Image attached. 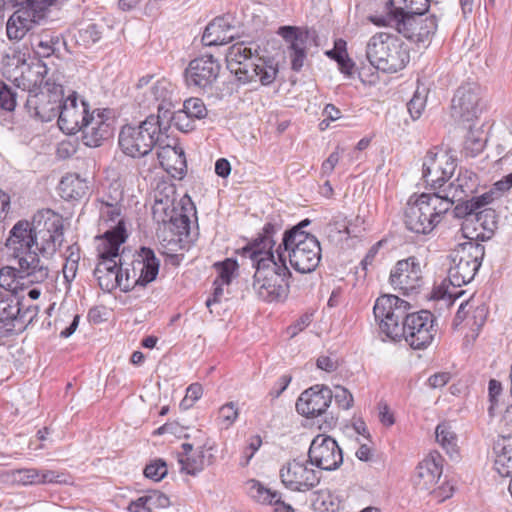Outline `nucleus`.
Segmentation results:
<instances>
[{
    "mask_svg": "<svg viewBox=\"0 0 512 512\" xmlns=\"http://www.w3.org/2000/svg\"><path fill=\"white\" fill-rule=\"evenodd\" d=\"M183 207H180L179 212L175 217L168 223L171 225V230L178 236H188L190 229V219L184 214Z\"/></svg>",
    "mask_w": 512,
    "mask_h": 512,
    "instance_id": "obj_52",
    "label": "nucleus"
},
{
    "mask_svg": "<svg viewBox=\"0 0 512 512\" xmlns=\"http://www.w3.org/2000/svg\"><path fill=\"white\" fill-rule=\"evenodd\" d=\"M370 20L377 26H390L395 28L407 39L427 46L435 34L438 24L435 15H375Z\"/></svg>",
    "mask_w": 512,
    "mask_h": 512,
    "instance_id": "obj_9",
    "label": "nucleus"
},
{
    "mask_svg": "<svg viewBox=\"0 0 512 512\" xmlns=\"http://www.w3.org/2000/svg\"><path fill=\"white\" fill-rule=\"evenodd\" d=\"M47 73L44 62L37 58L28 61L21 52L13 51L3 58V74L23 92L29 93L43 87Z\"/></svg>",
    "mask_w": 512,
    "mask_h": 512,
    "instance_id": "obj_8",
    "label": "nucleus"
},
{
    "mask_svg": "<svg viewBox=\"0 0 512 512\" xmlns=\"http://www.w3.org/2000/svg\"><path fill=\"white\" fill-rule=\"evenodd\" d=\"M179 210L180 208L176 207L168 197L165 200L156 199L153 206V217L159 223L168 224Z\"/></svg>",
    "mask_w": 512,
    "mask_h": 512,
    "instance_id": "obj_44",
    "label": "nucleus"
},
{
    "mask_svg": "<svg viewBox=\"0 0 512 512\" xmlns=\"http://www.w3.org/2000/svg\"><path fill=\"white\" fill-rule=\"evenodd\" d=\"M55 5V0H26L7 21L8 38L11 40L22 39L33 24L40 23L49 16Z\"/></svg>",
    "mask_w": 512,
    "mask_h": 512,
    "instance_id": "obj_13",
    "label": "nucleus"
},
{
    "mask_svg": "<svg viewBox=\"0 0 512 512\" xmlns=\"http://www.w3.org/2000/svg\"><path fill=\"white\" fill-rule=\"evenodd\" d=\"M64 240L63 219L51 209L37 211L32 222L18 221L10 230L6 246L15 258L38 251L53 256Z\"/></svg>",
    "mask_w": 512,
    "mask_h": 512,
    "instance_id": "obj_4",
    "label": "nucleus"
},
{
    "mask_svg": "<svg viewBox=\"0 0 512 512\" xmlns=\"http://www.w3.org/2000/svg\"><path fill=\"white\" fill-rule=\"evenodd\" d=\"M472 313L471 319H472V326H475L477 328H480L484 325L487 315H488V309L484 304H479L475 306V301L472 304V309L470 311Z\"/></svg>",
    "mask_w": 512,
    "mask_h": 512,
    "instance_id": "obj_60",
    "label": "nucleus"
},
{
    "mask_svg": "<svg viewBox=\"0 0 512 512\" xmlns=\"http://www.w3.org/2000/svg\"><path fill=\"white\" fill-rule=\"evenodd\" d=\"M449 211V202L443 201L436 192L411 196L404 213L408 230L418 234L430 233Z\"/></svg>",
    "mask_w": 512,
    "mask_h": 512,
    "instance_id": "obj_7",
    "label": "nucleus"
},
{
    "mask_svg": "<svg viewBox=\"0 0 512 512\" xmlns=\"http://www.w3.org/2000/svg\"><path fill=\"white\" fill-rule=\"evenodd\" d=\"M366 56L372 66L385 73H396L404 69L410 60L406 44L397 36L384 32L369 39Z\"/></svg>",
    "mask_w": 512,
    "mask_h": 512,
    "instance_id": "obj_6",
    "label": "nucleus"
},
{
    "mask_svg": "<svg viewBox=\"0 0 512 512\" xmlns=\"http://www.w3.org/2000/svg\"><path fill=\"white\" fill-rule=\"evenodd\" d=\"M316 504L321 512H340L343 508L342 498L328 490L319 492Z\"/></svg>",
    "mask_w": 512,
    "mask_h": 512,
    "instance_id": "obj_47",
    "label": "nucleus"
},
{
    "mask_svg": "<svg viewBox=\"0 0 512 512\" xmlns=\"http://www.w3.org/2000/svg\"><path fill=\"white\" fill-rule=\"evenodd\" d=\"M333 397L335 398L337 404L345 410L350 409L353 405L352 394L342 386L335 387Z\"/></svg>",
    "mask_w": 512,
    "mask_h": 512,
    "instance_id": "obj_58",
    "label": "nucleus"
},
{
    "mask_svg": "<svg viewBox=\"0 0 512 512\" xmlns=\"http://www.w3.org/2000/svg\"><path fill=\"white\" fill-rule=\"evenodd\" d=\"M473 302H474V298L471 297L468 300H465L460 304V306L457 310V313L455 315V318H454L455 326L460 325L465 319H467L468 314L470 313V311L472 309Z\"/></svg>",
    "mask_w": 512,
    "mask_h": 512,
    "instance_id": "obj_63",
    "label": "nucleus"
},
{
    "mask_svg": "<svg viewBox=\"0 0 512 512\" xmlns=\"http://www.w3.org/2000/svg\"><path fill=\"white\" fill-rule=\"evenodd\" d=\"M25 282L20 279L18 268L5 266L0 269V286L5 290L16 293Z\"/></svg>",
    "mask_w": 512,
    "mask_h": 512,
    "instance_id": "obj_46",
    "label": "nucleus"
},
{
    "mask_svg": "<svg viewBox=\"0 0 512 512\" xmlns=\"http://www.w3.org/2000/svg\"><path fill=\"white\" fill-rule=\"evenodd\" d=\"M494 468L502 477L512 478V436L502 437L495 445Z\"/></svg>",
    "mask_w": 512,
    "mask_h": 512,
    "instance_id": "obj_35",
    "label": "nucleus"
},
{
    "mask_svg": "<svg viewBox=\"0 0 512 512\" xmlns=\"http://www.w3.org/2000/svg\"><path fill=\"white\" fill-rule=\"evenodd\" d=\"M425 98L419 93H415L412 99L407 104V109L413 120L418 119L425 107Z\"/></svg>",
    "mask_w": 512,
    "mask_h": 512,
    "instance_id": "obj_59",
    "label": "nucleus"
},
{
    "mask_svg": "<svg viewBox=\"0 0 512 512\" xmlns=\"http://www.w3.org/2000/svg\"><path fill=\"white\" fill-rule=\"evenodd\" d=\"M136 89L140 105L157 108L158 115L155 118L168 117L178 101L176 87L166 78L154 79L153 75H145L138 80Z\"/></svg>",
    "mask_w": 512,
    "mask_h": 512,
    "instance_id": "obj_11",
    "label": "nucleus"
},
{
    "mask_svg": "<svg viewBox=\"0 0 512 512\" xmlns=\"http://www.w3.org/2000/svg\"><path fill=\"white\" fill-rule=\"evenodd\" d=\"M279 477L284 487L293 492H307L320 482V473L311 468L308 461L297 459L285 463Z\"/></svg>",
    "mask_w": 512,
    "mask_h": 512,
    "instance_id": "obj_17",
    "label": "nucleus"
},
{
    "mask_svg": "<svg viewBox=\"0 0 512 512\" xmlns=\"http://www.w3.org/2000/svg\"><path fill=\"white\" fill-rule=\"evenodd\" d=\"M478 186V177L468 170H460L458 176L448 181L444 187H439L436 193L443 201L449 202V209L456 201H463L473 195Z\"/></svg>",
    "mask_w": 512,
    "mask_h": 512,
    "instance_id": "obj_26",
    "label": "nucleus"
},
{
    "mask_svg": "<svg viewBox=\"0 0 512 512\" xmlns=\"http://www.w3.org/2000/svg\"><path fill=\"white\" fill-rule=\"evenodd\" d=\"M157 157L161 167L173 177L181 178L187 169L184 151L179 146L166 145L159 148Z\"/></svg>",
    "mask_w": 512,
    "mask_h": 512,
    "instance_id": "obj_32",
    "label": "nucleus"
},
{
    "mask_svg": "<svg viewBox=\"0 0 512 512\" xmlns=\"http://www.w3.org/2000/svg\"><path fill=\"white\" fill-rule=\"evenodd\" d=\"M493 201V193L485 192L480 196H473L471 199H464L463 201H457L458 204L453 210V214L456 218L464 219L462 230L467 238L473 239L480 236L484 237L483 232L476 233L475 236L467 235L469 226L474 224V219L477 217L479 209L485 207Z\"/></svg>",
    "mask_w": 512,
    "mask_h": 512,
    "instance_id": "obj_30",
    "label": "nucleus"
},
{
    "mask_svg": "<svg viewBox=\"0 0 512 512\" xmlns=\"http://www.w3.org/2000/svg\"><path fill=\"white\" fill-rule=\"evenodd\" d=\"M309 462L319 469L332 471L343 462L342 450L330 436L317 435L308 451Z\"/></svg>",
    "mask_w": 512,
    "mask_h": 512,
    "instance_id": "obj_19",
    "label": "nucleus"
},
{
    "mask_svg": "<svg viewBox=\"0 0 512 512\" xmlns=\"http://www.w3.org/2000/svg\"><path fill=\"white\" fill-rule=\"evenodd\" d=\"M444 459L437 451L430 452L418 463L414 473V486L421 496H427L439 484L443 473Z\"/></svg>",
    "mask_w": 512,
    "mask_h": 512,
    "instance_id": "obj_21",
    "label": "nucleus"
},
{
    "mask_svg": "<svg viewBox=\"0 0 512 512\" xmlns=\"http://www.w3.org/2000/svg\"><path fill=\"white\" fill-rule=\"evenodd\" d=\"M52 256L38 255L37 251L19 255L18 272L20 279L28 284H41L45 282L50 274L49 259Z\"/></svg>",
    "mask_w": 512,
    "mask_h": 512,
    "instance_id": "obj_29",
    "label": "nucleus"
},
{
    "mask_svg": "<svg viewBox=\"0 0 512 512\" xmlns=\"http://www.w3.org/2000/svg\"><path fill=\"white\" fill-rule=\"evenodd\" d=\"M310 224L309 219H304L283 234L282 243L277 248L282 249L286 259L299 273L313 272L321 260V247L317 238L304 231Z\"/></svg>",
    "mask_w": 512,
    "mask_h": 512,
    "instance_id": "obj_5",
    "label": "nucleus"
},
{
    "mask_svg": "<svg viewBox=\"0 0 512 512\" xmlns=\"http://www.w3.org/2000/svg\"><path fill=\"white\" fill-rule=\"evenodd\" d=\"M107 250L104 253L102 245H97L99 261L94 269V276L103 291L111 292L120 288L128 292L136 286H146L156 279L160 260L152 249L142 247L130 263L122 261L119 250L114 251L113 247Z\"/></svg>",
    "mask_w": 512,
    "mask_h": 512,
    "instance_id": "obj_3",
    "label": "nucleus"
},
{
    "mask_svg": "<svg viewBox=\"0 0 512 512\" xmlns=\"http://www.w3.org/2000/svg\"><path fill=\"white\" fill-rule=\"evenodd\" d=\"M389 281L394 290L404 295L418 293L423 284L419 261L415 257L398 261L391 270Z\"/></svg>",
    "mask_w": 512,
    "mask_h": 512,
    "instance_id": "obj_18",
    "label": "nucleus"
},
{
    "mask_svg": "<svg viewBox=\"0 0 512 512\" xmlns=\"http://www.w3.org/2000/svg\"><path fill=\"white\" fill-rule=\"evenodd\" d=\"M167 474V467L164 462L158 461L147 465L144 469V475L154 481H160Z\"/></svg>",
    "mask_w": 512,
    "mask_h": 512,
    "instance_id": "obj_56",
    "label": "nucleus"
},
{
    "mask_svg": "<svg viewBox=\"0 0 512 512\" xmlns=\"http://www.w3.org/2000/svg\"><path fill=\"white\" fill-rule=\"evenodd\" d=\"M246 491L252 499L262 504H269L273 498L278 497V491H272L255 479L246 482Z\"/></svg>",
    "mask_w": 512,
    "mask_h": 512,
    "instance_id": "obj_45",
    "label": "nucleus"
},
{
    "mask_svg": "<svg viewBox=\"0 0 512 512\" xmlns=\"http://www.w3.org/2000/svg\"><path fill=\"white\" fill-rule=\"evenodd\" d=\"M281 230L277 223H266L262 232L244 248V254L255 268L252 289L265 302L284 301L289 293L291 272L281 247L273 250L274 236Z\"/></svg>",
    "mask_w": 512,
    "mask_h": 512,
    "instance_id": "obj_1",
    "label": "nucleus"
},
{
    "mask_svg": "<svg viewBox=\"0 0 512 512\" xmlns=\"http://www.w3.org/2000/svg\"><path fill=\"white\" fill-rule=\"evenodd\" d=\"M340 159V148L337 147L334 152H332L329 157L322 163L321 173L322 175L328 176L330 175L336 165L338 164Z\"/></svg>",
    "mask_w": 512,
    "mask_h": 512,
    "instance_id": "obj_62",
    "label": "nucleus"
},
{
    "mask_svg": "<svg viewBox=\"0 0 512 512\" xmlns=\"http://www.w3.org/2000/svg\"><path fill=\"white\" fill-rule=\"evenodd\" d=\"M206 444L202 443L197 446L196 451L186 457L179 458L181 471L189 475H196L201 472L205 467L204 448Z\"/></svg>",
    "mask_w": 512,
    "mask_h": 512,
    "instance_id": "obj_41",
    "label": "nucleus"
},
{
    "mask_svg": "<svg viewBox=\"0 0 512 512\" xmlns=\"http://www.w3.org/2000/svg\"><path fill=\"white\" fill-rule=\"evenodd\" d=\"M317 368L326 372H334L338 368V361L330 356L321 355L316 361Z\"/></svg>",
    "mask_w": 512,
    "mask_h": 512,
    "instance_id": "obj_64",
    "label": "nucleus"
},
{
    "mask_svg": "<svg viewBox=\"0 0 512 512\" xmlns=\"http://www.w3.org/2000/svg\"><path fill=\"white\" fill-rule=\"evenodd\" d=\"M436 441L446 451L448 455L453 457L458 454L457 435L452 430L449 423L443 422L437 425L436 430Z\"/></svg>",
    "mask_w": 512,
    "mask_h": 512,
    "instance_id": "obj_40",
    "label": "nucleus"
},
{
    "mask_svg": "<svg viewBox=\"0 0 512 512\" xmlns=\"http://www.w3.org/2000/svg\"><path fill=\"white\" fill-rule=\"evenodd\" d=\"M220 65L212 56H202L190 61L185 70V80L189 87L210 89L216 82Z\"/></svg>",
    "mask_w": 512,
    "mask_h": 512,
    "instance_id": "obj_24",
    "label": "nucleus"
},
{
    "mask_svg": "<svg viewBox=\"0 0 512 512\" xmlns=\"http://www.w3.org/2000/svg\"><path fill=\"white\" fill-rule=\"evenodd\" d=\"M183 109L190 115L194 120L203 119L207 115V109L202 99L190 98L183 103Z\"/></svg>",
    "mask_w": 512,
    "mask_h": 512,
    "instance_id": "obj_50",
    "label": "nucleus"
},
{
    "mask_svg": "<svg viewBox=\"0 0 512 512\" xmlns=\"http://www.w3.org/2000/svg\"><path fill=\"white\" fill-rule=\"evenodd\" d=\"M231 72L243 83L259 81L262 85H269L275 80L278 70L255 52L249 60L242 62Z\"/></svg>",
    "mask_w": 512,
    "mask_h": 512,
    "instance_id": "obj_25",
    "label": "nucleus"
},
{
    "mask_svg": "<svg viewBox=\"0 0 512 512\" xmlns=\"http://www.w3.org/2000/svg\"><path fill=\"white\" fill-rule=\"evenodd\" d=\"M104 26L95 23H89L80 28L75 34L76 43L79 46L88 48L97 43L103 35Z\"/></svg>",
    "mask_w": 512,
    "mask_h": 512,
    "instance_id": "obj_43",
    "label": "nucleus"
},
{
    "mask_svg": "<svg viewBox=\"0 0 512 512\" xmlns=\"http://www.w3.org/2000/svg\"><path fill=\"white\" fill-rule=\"evenodd\" d=\"M258 49V45L252 42H239L233 44L228 48L226 53L228 68L230 70L237 68V66H240L242 62L249 60L250 56H252L255 52H258Z\"/></svg>",
    "mask_w": 512,
    "mask_h": 512,
    "instance_id": "obj_38",
    "label": "nucleus"
},
{
    "mask_svg": "<svg viewBox=\"0 0 512 512\" xmlns=\"http://www.w3.org/2000/svg\"><path fill=\"white\" fill-rule=\"evenodd\" d=\"M410 304L395 295H382L374 305L373 313L381 333L393 341L404 339L413 349L429 346L435 335V317L427 311L409 313Z\"/></svg>",
    "mask_w": 512,
    "mask_h": 512,
    "instance_id": "obj_2",
    "label": "nucleus"
},
{
    "mask_svg": "<svg viewBox=\"0 0 512 512\" xmlns=\"http://www.w3.org/2000/svg\"><path fill=\"white\" fill-rule=\"evenodd\" d=\"M476 215L477 217L474 219V223L476 224L474 231L476 232L478 228H481L484 231L492 233L496 227L495 211L483 207L478 210Z\"/></svg>",
    "mask_w": 512,
    "mask_h": 512,
    "instance_id": "obj_49",
    "label": "nucleus"
},
{
    "mask_svg": "<svg viewBox=\"0 0 512 512\" xmlns=\"http://www.w3.org/2000/svg\"><path fill=\"white\" fill-rule=\"evenodd\" d=\"M100 226L105 229L98 245H102L104 253L107 249L119 250L121 244L127 239V232L124 219L121 215V206L114 202L101 201L99 206Z\"/></svg>",
    "mask_w": 512,
    "mask_h": 512,
    "instance_id": "obj_15",
    "label": "nucleus"
},
{
    "mask_svg": "<svg viewBox=\"0 0 512 512\" xmlns=\"http://www.w3.org/2000/svg\"><path fill=\"white\" fill-rule=\"evenodd\" d=\"M215 266L219 274L217 279H219L222 284L229 285L234 272L238 268L236 260L228 258L221 263L215 264Z\"/></svg>",
    "mask_w": 512,
    "mask_h": 512,
    "instance_id": "obj_51",
    "label": "nucleus"
},
{
    "mask_svg": "<svg viewBox=\"0 0 512 512\" xmlns=\"http://www.w3.org/2000/svg\"><path fill=\"white\" fill-rule=\"evenodd\" d=\"M281 35L289 45V57L294 71H300L304 65L307 51L316 45V32L314 30H302L297 27L283 26L279 28Z\"/></svg>",
    "mask_w": 512,
    "mask_h": 512,
    "instance_id": "obj_20",
    "label": "nucleus"
},
{
    "mask_svg": "<svg viewBox=\"0 0 512 512\" xmlns=\"http://www.w3.org/2000/svg\"><path fill=\"white\" fill-rule=\"evenodd\" d=\"M238 416L239 410L234 402H228L219 409V419L224 428H229L236 421Z\"/></svg>",
    "mask_w": 512,
    "mask_h": 512,
    "instance_id": "obj_53",
    "label": "nucleus"
},
{
    "mask_svg": "<svg viewBox=\"0 0 512 512\" xmlns=\"http://www.w3.org/2000/svg\"><path fill=\"white\" fill-rule=\"evenodd\" d=\"M107 110H94L83 124V142L88 147H98L104 140L112 135V128L109 122Z\"/></svg>",
    "mask_w": 512,
    "mask_h": 512,
    "instance_id": "obj_28",
    "label": "nucleus"
},
{
    "mask_svg": "<svg viewBox=\"0 0 512 512\" xmlns=\"http://www.w3.org/2000/svg\"><path fill=\"white\" fill-rule=\"evenodd\" d=\"M17 93L8 85L0 86V107L6 111H13L17 105Z\"/></svg>",
    "mask_w": 512,
    "mask_h": 512,
    "instance_id": "obj_54",
    "label": "nucleus"
},
{
    "mask_svg": "<svg viewBox=\"0 0 512 512\" xmlns=\"http://www.w3.org/2000/svg\"><path fill=\"white\" fill-rule=\"evenodd\" d=\"M332 398L333 393L328 387L315 385L301 393L296 402V410L306 417H316L327 410Z\"/></svg>",
    "mask_w": 512,
    "mask_h": 512,
    "instance_id": "obj_27",
    "label": "nucleus"
},
{
    "mask_svg": "<svg viewBox=\"0 0 512 512\" xmlns=\"http://www.w3.org/2000/svg\"><path fill=\"white\" fill-rule=\"evenodd\" d=\"M159 135L158 121L155 116L151 115L137 126H123L119 133L118 143L125 155L132 158H141L152 151Z\"/></svg>",
    "mask_w": 512,
    "mask_h": 512,
    "instance_id": "obj_12",
    "label": "nucleus"
},
{
    "mask_svg": "<svg viewBox=\"0 0 512 512\" xmlns=\"http://www.w3.org/2000/svg\"><path fill=\"white\" fill-rule=\"evenodd\" d=\"M456 169V162L452 155L443 150H430L427 152L423 165L422 176L425 183L439 191V187L450 180Z\"/></svg>",
    "mask_w": 512,
    "mask_h": 512,
    "instance_id": "obj_16",
    "label": "nucleus"
},
{
    "mask_svg": "<svg viewBox=\"0 0 512 512\" xmlns=\"http://www.w3.org/2000/svg\"><path fill=\"white\" fill-rule=\"evenodd\" d=\"M158 127L161 129L162 125L172 124L182 132H189L194 129V119L186 113L185 109L178 111L170 110L169 116L166 118H156Z\"/></svg>",
    "mask_w": 512,
    "mask_h": 512,
    "instance_id": "obj_42",
    "label": "nucleus"
},
{
    "mask_svg": "<svg viewBox=\"0 0 512 512\" xmlns=\"http://www.w3.org/2000/svg\"><path fill=\"white\" fill-rule=\"evenodd\" d=\"M90 115L88 104L79 100L73 92L66 99L62 98L58 112L59 128L66 134H75L81 130Z\"/></svg>",
    "mask_w": 512,
    "mask_h": 512,
    "instance_id": "obj_22",
    "label": "nucleus"
},
{
    "mask_svg": "<svg viewBox=\"0 0 512 512\" xmlns=\"http://www.w3.org/2000/svg\"><path fill=\"white\" fill-rule=\"evenodd\" d=\"M485 255L482 244L467 241L459 244L448 256V279L452 286L461 287L471 282L479 270Z\"/></svg>",
    "mask_w": 512,
    "mask_h": 512,
    "instance_id": "obj_10",
    "label": "nucleus"
},
{
    "mask_svg": "<svg viewBox=\"0 0 512 512\" xmlns=\"http://www.w3.org/2000/svg\"><path fill=\"white\" fill-rule=\"evenodd\" d=\"M342 46H345V42L339 41L335 43V49L327 52V55L335 59L339 65V69L346 75H351L354 69V63L348 58L347 53Z\"/></svg>",
    "mask_w": 512,
    "mask_h": 512,
    "instance_id": "obj_48",
    "label": "nucleus"
},
{
    "mask_svg": "<svg viewBox=\"0 0 512 512\" xmlns=\"http://www.w3.org/2000/svg\"><path fill=\"white\" fill-rule=\"evenodd\" d=\"M235 37V27L231 25L228 18L217 17L211 21L202 36V43L205 46L224 45Z\"/></svg>",
    "mask_w": 512,
    "mask_h": 512,
    "instance_id": "obj_31",
    "label": "nucleus"
},
{
    "mask_svg": "<svg viewBox=\"0 0 512 512\" xmlns=\"http://www.w3.org/2000/svg\"><path fill=\"white\" fill-rule=\"evenodd\" d=\"M60 196L65 200H78L85 197L89 187L87 181L77 174L64 176L58 186Z\"/></svg>",
    "mask_w": 512,
    "mask_h": 512,
    "instance_id": "obj_36",
    "label": "nucleus"
},
{
    "mask_svg": "<svg viewBox=\"0 0 512 512\" xmlns=\"http://www.w3.org/2000/svg\"><path fill=\"white\" fill-rule=\"evenodd\" d=\"M63 97L62 85L47 79L43 87L27 93L25 108L32 117L49 122L58 115Z\"/></svg>",
    "mask_w": 512,
    "mask_h": 512,
    "instance_id": "obj_14",
    "label": "nucleus"
},
{
    "mask_svg": "<svg viewBox=\"0 0 512 512\" xmlns=\"http://www.w3.org/2000/svg\"><path fill=\"white\" fill-rule=\"evenodd\" d=\"M453 494V488L448 483H442L441 485H436L434 487V491H431V496L438 503L445 501L450 498Z\"/></svg>",
    "mask_w": 512,
    "mask_h": 512,
    "instance_id": "obj_61",
    "label": "nucleus"
},
{
    "mask_svg": "<svg viewBox=\"0 0 512 512\" xmlns=\"http://www.w3.org/2000/svg\"><path fill=\"white\" fill-rule=\"evenodd\" d=\"M502 395V385L499 381L491 379L488 385V397L490 405L488 407V413L491 417L495 415V410L499 404L500 397Z\"/></svg>",
    "mask_w": 512,
    "mask_h": 512,
    "instance_id": "obj_55",
    "label": "nucleus"
},
{
    "mask_svg": "<svg viewBox=\"0 0 512 512\" xmlns=\"http://www.w3.org/2000/svg\"><path fill=\"white\" fill-rule=\"evenodd\" d=\"M385 15L424 14L429 8V0H385Z\"/></svg>",
    "mask_w": 512,
    "mask_h": 512,
    "instance_id": "obj_37",
    "label": "nucleus"
},
{
    "mask_svg": "<svg viewBox=\"0 0 512 512\" xmlns=\"http://www.w3.org/2000/svg\"><path fill=\"white\" fill-rule=\"evenodd\" d=\"M26 312H22L20 302L13 296L0 297V329L11 332L16 324L24 325Z\"/></svg>",
    "mask_w": 512,
    "mask_h": 512,
    "instance_id": "obj_33",
    "label": "nucleus"
},
{
    "mask_svg": "<svg viewBox=\"0 0 512 512\" xmlns=\"http://www.w3.org/2000/svg\"><path fill=\"white\" fill-rule=\"evenodd\" d=\"M145 500L148 501V505H150L152 509H164L170 505L169 497L159 491H152L145 495Z\"/></svg>",
    "mask_w": 512,
    "mask_h": 512,
    "instance_id": "obj_57",
    "label": "nucleus"
},
{
    "mask_svg": "<svg viewBox=\"0 0 512 512\" xmlns=\"http://www.w3.org/2000/svg\"><path fill=\"white\" fill-rule=\"evenodd\" d=\"M63 475L52 470H38L35 468L18 469L11 473L14 483L21 485H39L48 483H62Z\"/></svg>",
    "mask_w": 512,
    "mask_h": 512,
    "instance_id": "obj_34",
    "label": "nucleus"
},
{
    "mask_svg": "<svg viewBox=\"0 0 512 512\" xmlns=\"http://www.w3.org/2000/svg\"><path fill=\"white\" fill-rule=\"evenodd\" d=\"M480 112L478 87L472 84L459 87L451 104L453 119L462 123H470L477 119Z\"/></svg>",
    "mask_w": 512,
    "mask_h": 512,
    "instance_id": "obj_23",
    "label": "nucleus"
},
{
    "mask_svg": "<svg viewBox=\"0 0 512 512\" xmlns=\"http://www.w3.org/2000/svg\"><path fill=\"white\" fill-rule=\"evenodd\" d=\"M33 43L34 51L38 57L47 58L59 51L60 45H65L62 36L57 33H42Z\"/></svg>",
    "mask_w": 512,
    "mask_h": 512,
    "instance_id": "obj_39",
    "label": "nucleus"
}]
</instances>
